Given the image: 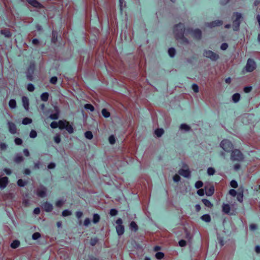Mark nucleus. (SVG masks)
<instances>
[{
	"instance_id": "49",
	"label": "nucleus",
	"mask_w": 260,
	"mask_h": 260,
	"mask_svg": "<svg viewBox=\"0 0 260 260\" xmlns=\"http://www.w3.org/2000/svg\"><path fill=\"white\" fill-rule=\"evenodd\" d=\"M37 133L36 131L32 129L30 133H29V136L31 138H35L37 137Z\"/></svg>"
},
{
	"instance_id": "19",
	"label": "nucleus",
	"mask_w": 260,
	"mask_h": 260,
	"mask_svg": "<svg viewBox=\"0 0 260 260\" xmlns=\"http://www.w3.org/2000/svg\"><path fill=\"white\" fill-rule=\"evenodd\" d=\"M231 207L228 204H224L222 206V211L226 214H230Z\"/></svg>"
},
{
	"instance_id": "57",
	"label": "nucleus",
	"mask_w": 260,
	"mask_h": 260,
	"mask_svg": "<svg viewBox=\"0 0 260 260\" xmlns=\"http://www.w3.org/2000/svg\"><path fill=\"white\" fill-rule=\"evenodd\" d=\"M192 89L194 92H198L199 91V87L196 84H193L192 85Z\"/></svg>"
},
{
	"instance_id": "20",
	"label": "nucleus",
	"mask_w": 260,
	"mask_h": 260,
	"mask_svg": "<svg viewBox=\"0 0 260 260\" xmlns=\"http://www.w3.org/2000/svg\"><path fill=\"white\" fill-rule=\"evenodd\" d=\"M49 94L48 92H45L41 95V99L43 102H47L48 100Z\"/></svg>"
},
{
	"instance_id": "41",
	"label": "nucleus",
	"mask_w": 260,
	"mask_h": 260,
	"mask_svg": "<svg viewBox=\"0 0 260 260\" xmlns=\"http://www.w3.org/2000/svg\"><path fill=\"white\" fill-rule=\"evenodd\" d=\"M164 253L161 252H157L155 254V257L158 259H161L162 258H164Z\"/></svg>"
},
{
	"instance_id": "45",
	"label": "nucleus",
	"mask_w": 260,
	"mask_h": 260,
	"mask_svg": "<svg viewBox=\"0 0 260 260\" xmlns=\"http://www.w3.org/2000/svg\"><path fill=\"white\" fill-rule=\"evenodd\" d=\"M40 237H41V234H40V233H39L38 232H36V233H34L32 235V238L33 240H37Z\"/></svg>"
},
{
	"instance_id": "21",
	"label": "nucleus",
	"mask_w": 260,
	"mask_h": 260,
	"mask_svg": "<svg viewBox=\"0 0 260 260\" xmlns=\"http://www.w3.org/2000/svg\"><path fill=\"white\" fill-rule=\"evenodd\" d=\"M57 41V32L55 31V30H53L52 31V38H51V42L53 43H56Z\"/></svg>"
},
{
	"instance_id": "7",
	"label": "nucleus",
	"mask_w": 260,
	"mask_h": 260,
	"mask_svg": "<svg viewBox=\"0 0 260 260\" xmlns=\"http://www.w3.org/2000/svg\"><path fill=\"white\" fill-rule=\"evenodd\" d=\"M203 54L213 61H216L219 58V55L211 50H204Z\"/></svg>"
},
{
	"instance_id": "50",
	"label": "nucleus",
	"mask_w": 260,
	"mask_h": 260,
	"mask_svg": "<svg viewBox=\"0 0 260 260\" xmlns=\"http://www.w3.org/2000/svg\"><path fill=\"white\" fill-rule=\"evenodd\" d=\"M50 126L52 128H56L58 127V122L53 121L50 124Z\"/></svg>"
},
{
	"instance_id": "12",
	"label": "nucleus",
	"mask_w": 260,
	"mask_h": 260,
	"mask_svg": "<svg viewBox=\"0 0 260 260\" xmlns=\"http://www.w3.org/2000/svg\"><path fill=\"white\" fill-rule=\"evenodd\" d=\"M9 179L7 177L0 178V188H5L8 184Z\"/></svg>"
},
{
	"instance_id": "6",
	"label": "nucleus",
	"mask_w": 260,
	"mask_h": 260,
	"mask_svg": "<svg viewBox=\"0 0 260 260\" xmlns=\"http://www.w3.org/2000/svg\"><path fill=\"white\" fill-rule=\"evenodd\" d=\"M256 66L255 61L253 59L249 58L247 60L245 69L247 72H251L255 69Z\"/></svg>"
},
{
	"instance_id": "15",
	"label": "nucleus",
	"mask_w": 260,
	"mask_h": 260,
	"mask_svg": "<svg viewBox=\"0 0 260 260\" xmlns=\"http://www.w3.org/2000/svg\"><path fill=\"white\" fill-rule=\"evenodd\" d=\"M22 102L23 104V106L25 110H28L29 109V100L28 98L23 96L22 98Z\"/></svg>"
},
{
	"instance_id": "38",
	"label": "nucleus",
	"mask_w": 260,
	"mask_h": 260,
	"mask_svg": "<svg viewBox=\"0 0 260 260\" xmlns=\"http://www.w3.org/2000/svg\"><path fill=\"white\" fill-rule=\"evenodd\" d=\"M102 115L105 118H108L110 115L109 112H108L106 109H103L102 110Z\"/></svg>"
},
{
	"instance_id": "35",
	"label": "nucleus",
	"mask_w": 260,
	"mask_h": 260,
	"mask_svg": "<svg viewBox=\"0 0 260 260\" xmlns=\"http://www.w3.org/2000/svg\"><path fill=\"white\" fill-rule=\"evenodd\" d=\"M23 160V157L22 156L17 155L15 157L14 161L16 163H20Z\"/></svg>"
},
{
	"instance_id": "5",
	"label": "nucleus",
	"mask_w": 260,
	"mask_h": 260,
	"mask_svg": "<svg viewBox=\"0 0 260 260\" xmlns=\"http://www.w3.org/2000/svg\"><path fill=\"white\" fill-rule=\"evenodd\" d=\"M36 70V65L35 62H30L27 71L26 77L28 80L32 81L33 79V74Z\"/></svg>"
},
{
	"instance_id": "3",
	"label": "nucleus",
	"mask_w": 260,
	"mask_h": 260,
	"mask_svg": "<svg viewBox=\"0 0 260 260\" xmlns=\"http://www.w3.org/2000/svg\"><path fill=\"white\" fill-rule=\"evenodd\" d=\"M233 16H236L235 19L233 21V29L235 31H237L239 29L241 23L240 20L242 18V14L238 12H234Z\"/></svg>"
},
{
	"instance_id": "32",
	"label": "nucleus",
	"mask_w": 260,
	"mask_h": 260,
	"mask_svg": "<svg viewBox=\"0 0 260 260\" xmlns=\"http://www.w3.org/2000/svg\"><path fill=\"white\" fill-rule=\"evenodd\" d=\"M100 219V216L98 214H94L93 216V222L94 223H97L99 222Z\"/></svg>"
},
{
	"instance_id": "27",
	"label": "nucleus",
	"mask_w": 260,
	"mask_h": 260,
	"mask_svg": "<svg viewBox=\"0 0 260 260\" xmlns=\"http://www.w3.org/2000/svg\"><path fill=\"white\" fill-rule=\"evenodd\" d=\"M164 133V131L162 128H157L155 131V134L158 137H161Z\"/></svg>"
},
{
	"instance_id": "33",
	"label": "nucleus",
	"mask_w": 260,
	"mask_h": 260,
	"mask_svg": "<svg viewBox=\"0 0 260 260\" xmlns=\"http://www.w3.org/2000/svg\"><path fill=\"white\" fill-rule=\"evenodd\" d=\"M31 122H32V119L29 118H28V117H25V118H23L22 120V124L24 125H27L28 124H30Z\"/></svg>"
},
{
	"instance_id": "34",
	"label": "nucleus",
	"mask_w": 260,
	"mask_h": 260,
	"mask_svg": "<svg viewBox=\"0 0 260 260\" xmlns=\"http://www.w3.org/2000/svg\"><path fill=\"white\" fill-rule=\"evenodd\" d=\"M59 117V112L58 111H57L56 112L54 113H53V114H51L50 116H49V118L51 119H53V120H56Z\"/></svg>"
},
{
	"instance_id": "52",
	"label": "nucleus",
	"mask_w": 260,
	"mask_h": 260,
	"mask_svg": "<svg viewBox=\"0 0 260 260\" xmlns=\"http://www.w3.org/2000/svg\"><path fill=\"white\" fill-rule=\"evenodd\" d=\"M229 194L235 197L237 194V192L234 189H231L229 190Z\"/></svg>"
},
{
	"instance_id": "43",
	"label": "nucleus",
	"mask_w": 260,
	"mask_h": 260,
	"mask_svg": "<svg viewBox=\"0 0 260 260\" xmlns=\"http://www.w3.org/2000/svg\"><path fill=\"white\" fill-rule=\"evenodd\" d=\"M180 128L181 129H184L186 131H189L190 129V127L186 124H181L180 125Z\"/></svg>"
},
{
	"instance_id": "48",
	"label": "nucleus",
	"mask_w": 260,
	"mask_h": 260,
	"mask_svg": "<svg viewBox=\"0 0 260 260\" xmlns=\"http://www.w3.org/2000/svg\"><path fill=\"white\" fill-rule=\"evenodd\" d=\"M203 186V183L201 181H197L195 183V187L199 189Z\"/></svg>"
},
{
	"instance_id": "42",
	"label": "nucleus",
	"mask_w": 260,
	"mask_h": 260,
	"mask_svg": "<svg viewBox=\"0 0 260 260\" xmlns=\"http://www.w3.org/2000/svg\"><path fill=\"white\" fill-rule=\"evenodd\" d=\"M71 214H72L71 211L69 210H64L62 212V215L64 217L70 216Z\"/></svg>"
},
{
	"instance_id": "39",
	"label": "nucleus",
	"mask_w": 260,
	"mask_h": 260,
	"mask_svg": "<svg viewBox=\"0 0 260 260\" xmlns=\"http://www.w3.org/2000/svg\"><path fill=\"white\" fill-rule=\"evenodd\" d=\"M85 137L89 140H91L93 138V135L91 132L87 131L85 133Z\"/></svg>"
},
{
	"instance_id": "28",
	"label": "nucleus",
	"mask_w": 260,
	"mask_h": 260,
	"mask_svg": "<svg viewBox=\"0 0 260 260\" xmlns=\"http://www.w3.org/2000/svg\"><path fill=\"white\" fill-rule=\"evenodd\" d=\"M65 129L68 131L69 134H72L74 132V128L72 125L69 124L68 122V124H67Z\"/></svg>"
},
{
	"instance_id": "18",
	"label": "nucleus",
	"mask_w": 260,
	"mask_h": 260,
	"mask_svg": "<svg viewBox=\"0 0 260 260\" xmlns=\"http://www.w3.org/2000/svg\"><path fill=\"white\" fill-rule=\"evenodd\" d=\"M67 124H68V121L67 120H60L58 121V127L60 129H65Z\"/></svg>"
},
{
	"instance_id": "40",
	"label": "nucleus",
	"mask_w": 260,
	"mask_h": 260,
	"mask_svg": "<svg viewBox=\"0 0 260 260\" xmlns=\"http://www.w3.org/2000/svg\"><path fill=\"white\" fill-rule=\"evenodd\" d=\"M119 9H120V11L121 13H122L123 5H124V7L126 6V5L124 3V0H119Z\"/></svg>"
},
{
	"instance_id": "56",
	"label": "nucleus",
	"mask_w": 260,
	"mask_h": 260,
	"mask_svg": "<svg viewBox=\"0 0 260 260\" xmlns=\"http://www.w3.org/2000/svg\"><path fill=\"white\" fill-rule=\"evenodd\" d=\"M63 204V201L62 200H58L55 203V205L57 207H61Z\"/></svg>"
},
{
	"instance_id": "17",
	"label": "nucleus",
	"mask_w": 260,
	"mask_h": 260,
	"mask_svg": "<svg viewBox=\"0 0 260 260\" xmlns=\"http://www.w3.org/2000/svg\"><path fill=\"white\" fill-rule=\"evenodd\" d=\"M116 232L117 234L121 236L123 234L124 232V228L122 225H119L116 227Z\"/></svg>"
},
{
	"instance_id": "60",
	"label": "nucleus",
	"mask_w": 260,
	"mask_h": 260,
	"mask_svg": "<svg viewBox=\"0 0 260 260\" xmlns=\"http://www.w3.org/2000/svg\"><path fill=\"white\" fill-rule=\"evenodd\" d=\"M180 180V177L177 174H175L173 177V180L176 182H179Z\"/></svg>"
},
{
	"instance_id": "9",
	"label": "nucleus",
	"mask_w": 260,
	"mask_h": 260,
	"mask_svg": "<svg viewBox=\"0 0 260 260\" xmlns=\"http://www.w3.org/2000/svg\"><path fill=\"white\" fill-rule=\"evenodd\" d=\"M191 34L192 35L193 37L199 40L201 39L202 37V32L200 29L197 28L195 29H191L190 30Z\"/></svg>"
},
{
	"instance_id": "23",
	"label": "nucleus",
	"mask_w": 260,
	"mask_h": 260,
	"mask_svg": "<svg viewBox=\"0 0 260 260\" xmlns=\"http://www.w3.org/2000/svg\"><path fill=\"white\" fill-rule=\"evenodd\" d=\"M129 226L131 230L134 232H136L138 230V226L135 221H132Z\"/></svg>"
},
{
	"instance_id": "54",
	"label": "nucleus",
	"mask_w": 260,
	"mask_h": 260,
	"mask_svg": "<svg viewBox=\"0 0 260 260\" xmlns=\"http://www.w3.org/2000/svg\"><path fill=\"white\" fill-rule=\"evenodd\" d=\"M27 90L29 91H33L35 89V86L33 84H31V83H29L27 85Z\"/></svg>"
},
{
	"instance_id": "55",
	"label": "nucleus",
	"mask_w": 260,
	"mask_h": 260,
	"mask_svg": "<svg viewBox=\"0 0 260 260\" xmlns=\"http://www.w3.org/2000/svg\"><path fill=\"white\" fill-rule=\"evenodd\" d=\"M15 143L17 145H20L22 144V140L19 138H16L15 139Z\"/></svg>"
},
{
	"instance_id": "26",
	"label": "nucleus",
	"mask_w": 260,
	"mask_h": 260,
	"mask_svg": "<svg viewBox=\"0 0 260 260\" xmlns=\"http://www.w3.org/2000/svg\"><path fill=\"white\" fill-rule=\"evenodd\" d=\"M9 106L11 109H15L16 107V102L14 99H11L9 102Z\"/></svg>"
},
{
	"instance_id": "13",
	"label": "nucleus",
	"mask_w": 260,
	"mask_h": 260,
	"mask_svg": "<svg viewBox=\"0 0 260 260\" xmlns=\"http://www.w3.org/2000/svg\"><path fill=\"white\" fill-rule=\"evenodd\" d=\"M31 6L37 8H42L43 6L37 0H26Z\"/></svg>"
},
{
	"instance_id": "22",
	"label": "nucleus",
	"mask_w": 260,
	"mask_h": 260,
	"mask_svg": "<svg viewBox=\"0 0 260 260\" xmlns=\"http://www.w3.org/2000/svg\"><path fill=\"white\" fill-rule=\"evenodd\" d=\"M1 34L4 35L5 37L8 38L11 37L12 36V33L8 30L2 29L1 30Z\"/></svg>"
},
{
	"instance_id": "11",
	"label": "nucleus",
	"mask_w": 260,
	"mask_h": 260,
	"mask_svg": "<svg viewBox=\"0 0 260 260\" xmlns=\"http://www.w3.org/2000/svg\"><path fill=\"white\" fill-rule=\"evenodd\" d=\"M43 208L46 212H50L53 210V206L51 203L45 202L43 204Z\"/></svg>"
},
{
	"instance_id": "25",
	"label": "nucleus",
	"mask_w": 260,
	"mask_h": 260,
	"mask_svg": "<svg viewBox=\"0 0 260 260\" xmlns=\"http://www.w3.org/2000/svg\"><path fill=\"white\" fill-rule=\"evenodd\" d=\"M19 245L20 242L17 240L13 241L11 244V247L14 249L17 248Z\"/></svg>"
},
{
	"instance_id": "58",
	"label": "nucleus",
	"mask_w": 260,
	"mask_h": 260,
	"mask_svg": "<svg viewBox=\"0 0 260 260\" xmlns=\"http://www.w3.org/2000/svg\"><path fill=\"white\" fill-rule=\"evenodd\" d=\"M228 47V44L226 43H223L221 44L220 48L222 50H225Z\"/></svg>"
},
{
	"instance_id": "53",
	"label": "nucleus",
	"mask_w": 260,
	"mask_h": 260,
	"mask_svg": "<svg viewBox=\"0 0 260 260\" xmlns=\"http://www.w3.org/2000/svg\"><path fill=\"white\" fill-rule=\"evenodd\" d=\"M98 242V239L96 238H91L90 240V244L92 246H94Z\"/></svg>"
},
{
	"instance_id": "4",
	"label": "nucleus",
	"mask_w": 260,
	"mask_h": 260,
	"mask_svg": "<svg viewBox=\"0 0 260 260\" xmlns=\"http://www.w3.org/2000/svg\"><path fill=\"white\" fill-rule=\"evenodd\" d=\"M220 146L225 151L228 152L232 151L233 148L232 143L227 139L223 140L221 142Z\"/></svg>"
},
{
	"instance_id": "29",
	"label": "nucleus",
	"mask_w": 260,
	"mask_h": 260,
	"mask_svg": "<svg viewBox=\"0 0 260 260\" xmlns=\"http://www.w3.org/2000/svg\"><path fill=\"white\" fill-rule=\"evenodd\" d=\"M240 99V94L238 93L234 94L232 96V100L235 103L238 102Z\"/></svg>"
},
{
	"instance_id": "24",
	"label": "nucleus",
	"mask_w": 260,
	"mask_h": 260,
	"mask_svg": "<svg viewBox=\"0 0 260 260\" xmlns=\"http://www.w3.org/2000/svg\"><path fill=\"white\" fill-rule=\"evenodd\" d=\"M201 218L206 222H209L211 220V217L209 214H204L201 216Z\"/></svg>"
},
{
	"instance_id": "59",
	"label": "nucleus",
	"mask_w": 260,
	"mask_h": 260,
	"mask_svg": "<svg viewBox=\"0 0 260 260\" xmlns=\"http://www.w3.org/2000/svg\"><path fill=\"white\" fill-rule=\"evenodd\" d=\"M54 140L55 143H56L57 144L59 143L61 141V139L59 135L55 136L54 138Z\"/></svg>"
},
{
	"instance_id": "8",
	"label": "nucleus",
	"mask_w": 260,
	"mask_h": 260,
	"mask_svg": "<svg viewBox=\"0 0 260 260\" xmlns=\"http://www.w3.org/2000/svg\"><path fill=\"white\" fill-rule=\"evenodd\" d=\"M223 24V22L222 20H216L215 21H213L207 23L206 24V26L210 27V28H213L215 27L216 26H221Z\"/></svg>"
},
{
	"instance_id": "16",
	"label": "nucleus",
	"mask_w": 260,
	"mask_h": 260,
	"mask_svg": "<svg viewBox=\"0 0 260 260\" xmlns=\"http://www.w3.org/2000/svg\"><path fill=\"white\" fill-rule=\"evenodd\" d=\"M47 189L46 187L43 186L41 189H38L37 192L38 196L44 198L46 195Z\"/></svg>"
},
{
	"instance_id": "44",
	"label": "nucleus",
	"mask_w": 260,
	"mask_h": 260,
	"mask_svg": "<svg viewBox=\"0 0 260 260\" xmlns=\"http://www.w3.org/2000/svg\"><path fill=\"white\" fill-rule=\"evenodd\" d=\"M215 172V169L213 168L210 167L207 170V173L209 175H213Z\"/></svg>"
},
{
	"instance_id": "51",
	"label": "nucleus",
	"mask_w": 260,
	"mask_h": 260,
	"mask_svg": "<svg viewBox=\"0 0 260 260\" xmlns=\"http://www.w3.org/2000/svg\"><path fill=\"white\" fill-rule=\"evenodd\" d=\"M118 211L115 209H111L110 211V214L112 216L116 215Z\"/></svg>"
},
{
	"instance_id": "36",
	"label": "nucleus",
	"mask_w": 260,
	"mask_h": 260,
	"mask_svg": "<svg viewBox=\"0 0 260 260\" xmlns=\"http://www.w3.org/2000/svg\"><path fill=\"white\" fill-rule=\"evenodd\" d=\"M84 108L87 110H89L91 112H93L94 110V107L90 104H85Z\"/></svg>"
},
{
	"instance_id": "46",
	"label": "nucleus",
	"mask_w": 260,
	"mask_h": 260,
	"mask_svg": "<svg viewBox=\"0 0 260 260\" xmlns=\"http://www.w3.org/2000/svg\"><path fill=\"white\" fill-rule=\"evenodd\" d=\"M109 141L111 144H115L116 142L115 137L113 135L110 136L109 137Z\"/></svg>"
},
{
	"instance_id": "61",
	"label": "nucleus",
	"mask_w": 260,
	"mask_h": 260,
	"mask_svg": "<svg viewBox=\"0 0 260 260\" xmlns=\"http://www.w3.org/2000/svg\"><path fill=\"white\" fill-rule=\"evenodd\" d=\"M252 90V87L251 86H246L244 88V91L245 93H249Z\"/></svg>"
},
{
	"instance_id": "47",
	"label": "nucleus",
	"mask_w": 260,
	"mask_h": 260,
	"mask_svg": "<svg viewBox=\"0 0 260 260\" xmlns=\"http://www.w3.org/2000/svg\"><path fill=\"white\" fill-rule=\"evenodd\" d=\"M230 185L233 188H236L238 187V183L236 180H233L230 182Z\"/></svg>"
},
{
	"instance_id": "14",
	"label": "nucleus",
	"mask_w": 260,
	"mask_h": 260,
	"mask_svg": "<svg viewBox=\"0 0 260 260\" xmlns=\"http://www.w3.org/2000/svg\"><path fill=\"white\" fill-rule=\"evenodd\" d=\"M178 172L180 175L184 177L187 178L190 175V172L188 169H181L179 170Z\"/></svg>"
},
{
	"instance_id": "63",
	"label": "nucleus",
	"mask_w": 260,
	"mask_h": 260,
	"mask_svg": "<svg viewBox=\"0 0 260 260\" xmlns=\"http://www.w3.org/2000/svg\"><path fill=\"white\" fill-rule=\"evenodd\" d=\"M243 193H241V192H240V193H238V196H237V200H238L239 202H241L242 201V200H243Z\"/></svg>"
},
{
	"instance_id": "37",
	"label": "nucleus",
	"mask_w": 260,
	"mask_h": 260,
	"mask_svg": "<svg viewBox=\"0 0 260 260\" xmlns=\"http://www.w3.org/2000/svg\"><path fill=\"white\" fill-rule=\"evenodd\" d=\"M26 183L27 182L22 179H20L17 181V185L20 187H24Z\"/></svg>"
},
{
	"instance_id": "2",
	"label": "nucleus",
	"mask_w": 260,
	"mask_h": 260,
	"mask_svg": "<svg viewBox=\"0 0 260 260\" xmlns=\"http://www.w3.org/2000/svg\"><path fill=\"white\" fill-rule=\"evenodd\" d=\"M231 158L233 161H242L244 158V155L238 149H235L232 151Z\"/></svg>"
},
{
	"instance_id": "62",
	"label": "nucleus",
	"mask_w": 260,
	"mask_h": 260,
	"mask_svg": "<svg viewBox=\"0 0 260 260\" xmlns=\"http://www.w3.org/2000/svg\"><path fill=\"white\" fill-rule=\"evenodd\" d=\"M179 244L181 247H184L186 245V242L184 240H181L179 241Z\"/></svg>"
},
{
	"instance_id": "31",
	"label": "nucleus",
	"mask_w": 260,
	"mask_h": 260,
	"mask_svg": "<svg viewBox=\"0 0 260 260\" xmlns=\"http://www.w3.org/2000/svg\"><path fill=\"white\" fill-rule=\"evenodd\" d=\"M168 53L170 57H173L175 55L176 50L173 47L170 48L168 50Z\"/></svg>"
},
{
	"instance_id": "64",
	"label": "nucleus",
	"mask_w": 260,
	"mask_h": 260,
	"mask_svg": "<svg viewBox=\"0 0 260 260\" xmlns=\"http://www.w3.org/2000/svg\"><path fill=\"white\" fill-rule=\"evenodd\" d=\"M197 193L200 196H203L205 194V191L203 189H199L198 191H197Z\"/></svg>"
},
{
	"instance_id": "1",
	"label": "nucleus",
	"mask_w": 260,
	"mask_h": 260,
	"mask_svg": "<svg viewBox=\"0 0 260 260\" xmlns=\"http://www.w3.org/2000/svg\"><path fill=\"white\" fill-rule=\"evenodd\" d=\"M184 31L185 27L183 23H179L175 25L173 28V33L176 40H182L185 42H188L187 39L184 36Z\"/></svg>"
},
{
	"instance_id": "10",
	"label": "nucleus",
	"mask_w": 260,
	"mask_h": 260,
	"mask_svg": "<svg viewBox=\"0 0 260 260\" xmlns=\"http://www.w3.org/2000/svg\"><path fill=\"white\" fill-rule=\"evenodd\" d=\"M9 131L12 134H15L17 132V128L16 125L12 122H8Z\"/></svg>"
},
{
	"instance_id": "30",
	"label": "nucleus",
	"mask_w": 260,
	"mask_h": 260,
	"mask_svg": "<svg viewBox=\"0 0 260 260\" xmlns=\"http://www.w3.org/2000/svg\"><path fill=\"white\" fill-rule=\"evenodd\" d=\"M202 202L205 205V206L211 208L212 206V204H211V202L206 199H204L202 200Z\"/></svg>"
}]
</instances>
